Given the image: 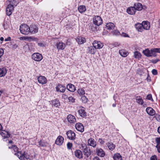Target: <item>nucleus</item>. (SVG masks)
<instances>
[{
	"label": "nucleus",
	"mask_w": 160,
	"mask_h": 160,
	"mask_svg": "<svg viewBox=\"0 0 160 160\" xmlns=\"http://www.w3.org/2000/svg\"><path fill=\"white\" fill-rule=\"evenodd\" d=\"M93 160H100L98 157H95L93 159Z\"/></svg>",
	"instance_id": "774afa93"
},
{
	"label": "nucleus",
	"mask_w": 160,
	"mask_h": 160,
	"mask_svg": "<svg viewBox=\"0 0 160 160\" xmlns=\"http://www.w3.org/2000/svg\"><path fill=\"white\" fill-rule=\"evenodd\" d=\"M78 92L80 95H83L85 94V91L84 89L82 88L78 89Z\"/></svg>",
	"instance_id": "37998d69"
},
{
	"label": "nucleus",
	"mask_w": 160,
	"mask_h": 160,
	"mask_svg": "<svg viewBox=\"0 0 160 160\" xmlns=\"http://www.w3.org/2000/svg\"><path fill=\"white\" fill-rule=\"evenodd\" d=\"M67 146L68 149H71L72 147V143L70 142H68L67 144Z\"/></svg>",
	"instance_id": "3c124183"
},
{
	"label": "nucleus",
	"mask_w": 160,
	"mask_h": 160,
	"mask_svg": "<svg viewBox=\"0 0 160 160\" xmlns=\"http://www.w3.org/2000/svg\"><path fill=\"white\" fill-rule=\"evenodd\" d=\"M159 61V60L158 59H156L155 60H151V62L154 64H155L157 63L158 61Z\"/></svg>",
	"instance_id": "4d7b16f0"
},
{
	"label": "nucleus",
	"mask_w": 160,
	"mask_h": 160,
	"mask_svg": "<svg viewBox=\"0 0 160 160\" xmlns=\"http://www.w3.org/2000/svg\"><path fill=\"white\" fill-rule=\"evenodd\" d=\"M119 33V32L118 31L115 30L113 32V34L116 35H118Z\"/></svg>",
	"instance_id": "13d9d810"
},
{
	"label": "nucleus",
	"mask_w": 160,
	"mask_h": 160,
	"mask_svg": "<svg viewBox=\"0 0 160 160\" xmlns=\"http://www.w3.org/2000/svg\"><path fill=\"white\" fill-rule=\"evenodd\" d=\"M150 160H157V156L155 155L152 156L150 158Z\"/></svg>",
	"instance_id": "5fc2aeb1"
},
{
	"label": "nucleus",
	"mask_w": 160,
	"mask_h": 160,
	"mask_svg": "<svg viewBox=\"0 0 160 160\" xmlns=\"http://www.w3.org/2000/svg\"><path fill=\"white\" fill-rule=\"evenodd\" d=\"M114 27L115 25L113 23L109 22L107 23L105 28L109 31H110L114 29Z\"/></svg>",
	"instance_id": "a878e982"
},
{
	"label": "nucleus",
	"mask_w": 160,
	"mask_h": 160,
	"mask_svg": "<svg viewBox=\"0 0 160 160\" xmlns=\"http://www.w3.org/2000/svg\"><path fill=\"white\" fill-rule=\"evenodd\" d=\"M29 27L30 33L32 34H35L38 32V28L37 25L32 24H31Z\"/></svg>",
	"instance_id": "423d86ee"
},
{
	"label": "nucleus",
	"mask_w": 160,
	"mask_h": 160,
	"mask_svg": "<svg viewBox=\"0 0 160 160\" xmlns=\"http://www.w3.org/2000/svg\"><path fill=\"white\" fill-rule=\"evenodd\" d=\"M19 30L20 32L23 34L27 35L30 33L29 27L26 24H21Z\"/></svg>",
	"instance_id": "f257e3e1"
},
{
	"label": "nucleus",
	"mask_w": 160,
	"mask_h": 160,
	"mask_svg": "<svg viewBox=\"0 0 160 160\" xmlns=\"http://www.w3.org/2000/svg\"><path fill=\"white\" fill-rule=\"evenodd\" d=\"M96 152L97 155L101 157H103L105 155V153L103 150L102 148H97Z\"/></svg>",
	"instance_id": "f3484780"
},
{
	"label": "nucleus",
	"mask_w": 160,
	"mask_h": 160,
	"mask_svg": "<svg viewBox=\"0 0 160 160\" xmlns=\"http://www.w3.org/2000/svg\"><path fill=\"white\" fill-rule=\"evenodd\" d=\"M98 142L101 144H103L104 143V141L102 138H99L98 139Z\"/></svg>",
	"instance_id": "bf43d9fd"
},
{
	"label": "nucleus",
	"mask_w": 160,
	"mask_h": 160,
	"mask_svg": "<svg viewBox=\"0 0 160 160\" xmlns=\"http://www.w3.org/2000/svg\"><path fill=\"white\" fill-rule=\"evenodd\" d=\"M14 7L11 4H9L6 8V14L7 15L9 16L12 14V12L14 10Z\"/></svg>",
	"instance_id": "6e6552de"
},
{
	"label": "nucleus",
	"mask_w": 160,
	"mask_h": 160,
	"mask_svg": "<svg viewBox=\"0 0 160 160\" xmlns=\"http://www.w3.org/2000/svg\"><path fill=\"white\" fill-rule=\"evenodd\" d=\"M119 54L123 57H126L129 54L128 52L125 49H122L119 51Z\"/></svg>",
	"instance_id": "7c9ffc66"
},
{
	"label": "nucleus",
	"mask_w": 160,
	"mask_h": 160,
	"mask_svg": "<svg viewBox=\"0 0 160 160\" xmlns=\"http://www.w3.org/2000/svg\"><path fill=\"white\" fill-rule=\"evenodd\" d=\"M13 148V150L14 151V152H15V153H18L19 152H19L18 151V148L15 145H12Z\"/></svg>",
	"instance_id": "c03bdc74"
},
{
	"label": "nucleus",
	"mask_w": 160,
	"mask_h": 160,
	"mask_svg": "<svg viewBox=\"0 0 160 160\" xmlns=\"http://www.w3.org/2000/svg\"><path fill=\"white\" fill-rule=\"evenodd\" d=\"M67 119L68 121L70 123H74L76 122L75 117L71 114L68 116Z\"/></svg>",
	"instance_id": "2eb2a0df"
},
{
	"label": "nucleus",
	"mask_w": 160,
	"mask_h": 160,
	"mask_svg": "<svg viewBox=\"0 0 160 160\" xmlns=\"http://www.w3.org/2000/svg\"><path fill=\"white\" fill-rule=\"evenodd\" d=\"M133 7L135 9H136V11H141L143 8V7L142 4L139 2H137L136 3H135L134 4Z\"/></svg>",
	"instance_id": "bb28decb"
},
{
	"label": "nucleus",
	"mask_w": 160,
	"mask_h": 160,
	"mask_svg": "<svg viewBox=\"0 0 160 160\" xmlns=\"http://www.w3.org/2000/svg\"><path fill=\"white\" fill-rule=\"evenodd\" d=\"M37 79L38 82L42 84H44L47 83V79L44 76H40L38 77Z\"/></svg>",
	"instance_id": "4468645a"
},
{
	"label": "nucleus",
	"mask_w": 160,
	"mask_h": 160,
	"mask_svg": "<svg viewBox=\"0 0 160 160\" xmlns=\"http://www.w3.org/2000/svg\"><path fill=\"white\" fill-rule=\"evenodd\" d=\"M14 154L17 155L21 160H28L30 159L29 156L25 152L23 154L22 152H19L15 153Z\"/></svg>",
	"instance_id": "f03ea898"
},
{
	"label": "nucleus",
	"mask_w": 160,
	"mask_h": 160,
	"mask_svg": "<svg viewBox=\"0 0 160 160\" xmlns=\"http://www.w3.org/2000/svg\"><path fill=\"white\" fill-rule=\"evenodd\" d=\"M51 103L53 106L58 108L60 105V102L57 99H55L51 101Z\"/></svg>",
	"instance_id": "c85d7f7f"
},
{
	"label": "nucleus",
	"mask_w": 160,
	"mask_h": 160,
	"mask_svg": "<svg viewBox=\"0 0 160 160\" xmlns=\"http://www.w3.org/2000/svg\"><path fill=\"white\" fill-rule=\"evenodd\" d=\"M68 138L70 140H73L75 138V134L73 131L69 130L67 132Z\"/></svg>",
	"instance_id": "9d476101"
},
{
	"label": "nucleus",
	"mask_w": 160,
	"mask_h": 160,
	"mask_svg": "<svg viewBox=\"0 0 160 160\" xmlns=\"http://www.w3.org/2000/svg\"><path fill=\"white\" fill-rule=\"evenodd\" d=\"M120 45V43L117 42H115L113 43V46L115 47L119 46Z\"/></svg>",
	"instance_id": "0e129e2a"
},
{
	"label": "nucleus",
	"mask_w": 160,
	"mask_h": 160,
	"mask_svg": "<svg viewBox=\"0 0 160 160\" xmlns=\"http://www.w3.org/2000/svg\"><path fill=\"white\" fill-rule=\"evenodd\" d=\"M38 143L39 145V147H46L47 146L48 144V142L43 139H41L38 142Z\"/></svg>",
	"instance_id": "473e14b6"
},
{
	"label": "nucleus",
	"mask_w": 160,
	"mask_h": 160,
	"mask_svg": "<svg viewBox=\"0 0 160 160\" xmlns=\"http://www.w3.org/2000/svg\"><path fill=\"white\" fill-rule=\"evenodd\" d=\"M154 115V118H155L157 121H160V115L156 113Z\"/></svg>",
	"instance_id": "8fccbe9b"
},
{
	"label": "nucleus",
	"mask_w": 160,
	"mask_h": 160,
	"mask_svg": "<svg viewBox=\"0 0 160 160\" xmlns=\"http://www.w3.org/2000/svg\"><path fill=\"white\" fill-rule=\"evenodd\" d=\"M4 53V51L3 49L0 48V58H2V57Z\"/></svg>",
	"instance_id": "603ef678"
},
{
	"label": "nucleus",
	"mask_w": 160,
	"mask_h": 160,
	"mask_svg": "<svg viewBox=\"0 0 160 160\" xmlns=\"http://www.w3.org/2000/svg\"><path fill=\"white\" fill-rule=\"evenodd\" d=\"M107 144L109 150L112 151L115 149V145L112 142H108Z\"/></svg>",
	"instance_id": "e433bc0d"
},
{
	"label": "nucleus",
	"mask_w": 160,
	"mask_h": 160,
	"mask_svg": "<svg viewBox=\"0 0 160 160\" xmlns=\"http://www.w3.org/2000/svg\"><path fill=\"white\" fill-rule=\"evenodd\" d=\"M152 74L154 75L158 74L157 70L155 69H153L152 71Z\"/></svg>",
	"instance_id": "864d4df0"
},
{
	"label": "nucleus",
	"mask_w": 160,
	"mask_h": 160,
	"mask_svg": "<svg viewBox=\"0 0 160 160\" xmlns=\"http://www.w3.org/2000/svg\"><path fill=\"white\" fill-rule=\"evenodd\" d=\"M56 46L58 50H63L65 47V44L62 42H57L56 44Z\"/></svg>",
	"instance_id": "412c9836"
},
{
	"label": "nucleus",
	"mask_w": 160,
	"mask_h": 160,
	"mask_svg": "<svg viewBox=\"0 0 160 160\" xmlns=\"http://www.w3.org/2000/svg\"><path fill=\"white\" fill-rule=\"evenodd\" d=\"M78 10L80 13H83L86 11V8L84 5H80L78 7Z\"/></svg>",
	"instance_id": "58836bf2"
},
{
	"label": "nucleus",
	"mask_w": 160,
	"mask_h": 160,
	"mask_svg": "<svg viewBox=\"0 0 160 160\" xmlns=\"http://www.w3.org/2000/svg\"><path fill=\"white\" fill-rule=\"evenodd\" d=\"M151 52H152V54H155L156 56L157 54L156 53L158 52L160 53V48H154L152 49H151Z\"/></svg>",
	"instance_id": "79ce46f5"
},
{
	"label": "nucleus",
	"mask_w": 160,
	"mask_h": 160,
	"mask_svg": "<svg viewBox=\"0 0 160 160\" xmlns=\"http://www.w3.org/2000/svg\"><path fill=\"white\" fill-rule=\"evenodd\" d=\"M64 138L61 136H59L55 141V143L57 145L60 146L62 145L63 142Z\"/></svg>",
	"instance_id": "aec40b11"
},
{
	"label": "nucleus",
	"mask_w": 160,
	"mask_h": 160,
	"mask_svg": "<svg viewBox=\"0 0 160 160\" xmlns=\"http://www.w3.org/2000/svg\"><path fill=\"white\" fill-rule=\"evenodd\" d=\"M0 134L3 137V139L8 138L10 137V134L8 132L5 131L0 132Z\"/></svg>",
	"instance_id": "c756f323"
},
{
	"label": "nucleus",
	"mask_w": 160,
	"mask_h": 160,
	"mask_svg": "<svg viewBox=\"0 0 160 160\" xmlns=\"http://www.w3.org/2000/svg\"><path fill=\"white\" fill-rule=\"evenodd\" d=\"M75 156L79 159L82 158L83 157L82 152L80 150H76L74 152Z\"/></svg>",
	"instance_id": "393cba45"
},
{
	"label": "nucleus",
	"mask_w": 160,
	"mask_h": 160,
	"mask_svg": "<svg viewBox=\"0 0 160 160\" xmlns=\"http://www.w3.org/2000/svg\"><path fill=\"white\" fill-rule=\"evenodd\" d=\"M113 158L114 160H122V157L119 153L115 154Z\"/></svg>",
	"instance_id": "4c0bfd02"
},
{
	"label": "nucleus",
	"mask_w": 160,
	"mask_h": 160,
	"mask_svg": "<svg viewBox=\"0 0 160 160\" xmlns=\"http://www.w3.org/2000/svg\"><path fill=\"white\" fill-rule=\"evenodd\" d=\"M127 12L130 15H133L135 14L136 10L133 6L131 7L127 8Z\"/></svg>",
	"instance_id": "4be33fe9"
},
{
	"label": "nucleus",
	"mask_w": 160,
	"mask_h": 160,
	"mask_svg": "<svg viewBox=\"0 0 160 160\" xmlns=\"http://www.w3.org/2000/svg\"><path fill=\"white\" fill-rule=\"evenodd\" d=\"M7 73V70L6 68H0V77L4 76Z\"/></svg>",
	"instance_id": "f704fd0d"
},
{
	"label": "nucleus",
	"mask_w": 160,
	"mask_h": 160,
	"mask_svg": "<svg viewBox=\"0 0 160 160\" xmlns=\"http://www.w3.org/2000/svg\"><path fill=\"white\" fill-rule=\"evenodd\" d=\"M88 143L89 145L94 148L97 145L96 142L94 139L92 138H90L88 140Z\"/></svg>",
	"instance_id": "b1692460"
},
{
	"label": "nucleus",
	"mask_w": 160,
	"mask_h": 160,
	"mask_svg": "<svg viewBox=\"0 0 160 160\" xmlns=\"http://www.w3.org/2000/svg\"><path fill=\"white\" fill-rule=\"evenodd\" d=\"M143 29L148 30L150 28V23L148 21H143L142 22Z\"/></svg>",
	"instance_id": "2f4dec72"
},
{
	"label": "nucleus",
	"mask_w": 160,
	"mask_h": 160,
	"mask_svg": "<svg viewBox=\"0 0 160 160\" xmlns=\"http://www.w3.org/2000/svg\"><path fill=\"white\" fill-rule=\"evenodd\" d=\"M62 97L64 99H66L68 98V96L64 94H63L62 95Z\"/></svg>",
	"instance_id": "052dcab7"
},
{
	"label": "nucleus",
	"mask_w": 160,
	"mask_h": 160,
	"mask_svg": "<svg viewBox=\"0 0 160 160\" xmlns=\"http://www.w3.org/2000/svg\"><path fill=\"white\" fill-rule=\"evenodd\" d=\"M66 88L65 86L62 84H59L55 87V89L57 92H60L63 93L66 89Z\"/></svg>",
	"instance_id": "0eeeda50"
},
{
	"label": "nucleus",
	"mask_w": 160,
	"mask_h": 160,
	"mask_svg": "<svg viewBox=\"0 0 160 160\" xmlns=\"http://www.w3.org/2000/svg\"><path fill=\"white\" fill-rule=\"evenodd\" d=\"M96 26V25H95L93 23H90L88 25L87 27L88 29L92 32L98 31V27H97Z\"/></svg>",
	"instance_id": "9b49d317"
},
{
	"label": "nucleus",
	"mask_w": 160,
	"mask_h": 160,
	"mask_svg": "<svg viewBox=\"0 0 160 160\" xmlns=\"http://www.w3.org/2000/svg\"><path fill=\"white\" fill-rule=\"evenodd\" d=\"M96 49L93 46L88 47L87 48V53L94 55L96 52Z\"/></svg>",
	"instance_id": "f8f14e48"
},
{
	"label": "nucleus",
	"mask_w": 160,
	"mask_h": 160,
	"mask_svg": "<svg viewBox=\"0 0 160 160\" xmlns=\"http://www.w3.org/2000/svg\"><path fill=\"white\" fill-rule=\"evenodd\" d=\"M136 102L142 105L143 103V100L140 96H138L136 97Z\"/></svg>",
	"instance_id": "ea45409f"
},
{
	"label": "nucleus",
	"mask_w": 160,
	"mask_h": 160,
	"mask_svg": "<svg viewBox=\"0 0 160 160\" xmlns=\"http://www.w3.org/2000/svg\"><path fill=\"white\" fill-rule=\"evenodd\" d=\"M142 52L145 55L148 57H156V55L155 54H152V52H151V50H149L148 49H146L145 50H143Z\"/></svg>",
	"instance_id": "ddd939ff"
},
{
	"label": "nucleus",
	"mask_w": 160,
	"mask_h": 160,
	"mask_svg": "<svg viewBox=\"0 0 160 160\" xmlns=\"http://www.w3.org/2000/svg\"><path fill=\"white\" fill-rule=\"evenodd\" d=\"M146 111L148 114L151 116H153L155 114V110L151 107L147 108L146 109Z\"/></svg>",
	"instance_id": "a211bd4d"
},
{
	"label": "nucleus",
	"mask_w": 160,
	"mask_h": 160,
	"mask_svg": "<svg viewBox=\"0 0 160 160\" xmlns=\"http://www.w3.org/2000/svg\"><path fill=\"white\" fill-rule=\"evenodd\" d=\"M141 53L137 51L134 52V57L136 59H139L141 58Z\"/></svg>",
	"instance_id": "a19ab883"
},
{
	"label": "nucleus",
	"mask_w": 160,
	"mask_h": 160,
	"mask_svg": "<svg viewBox=\"0 0 160 160\" xmlns=\"http://www.w3.org/2000/svg\"><path fill=\"white\" fill-rule=\"evenodd\" d=\"M29 38L30 39V40H34L35 39H37V38H34L33 37H29Z\"/></svg>",
	"instance_id": "338daca9"
},
{
	"label": "nucleus",
	"mask_w": 160,
	"mask_h": 160,
	"mask_svg": "<svg viewBox=\"0 0 160 160\" xmlns=\"http://www.w3.org/2000/svg\"><path fill=\"white\" fill-rule=\"evenodd\" d=\"M92 45L96 49L102 48L103 46L102 43L100 41L97 40H95L93 42Z\"/></svg>",
	"instance_id": "1a4fd4ad"
},
{
	"label": "nucleus",
	"mask_w": 160,
	"mask_h": 160,
	"mask_svg": "<svg viewBox=\"0 0 160 160\" xmlns=\"http://www.w3.org/2000/svg\"><path fill=\"white\" fill-rule=\"evenodd\" d=\"M66 89L71 92H74L76 90V88L74 85L72 84H68L66 87Z\"/></svg>",
	"instance_id": "5701e85b"
},
{
	"label": "nucleus",
	"mask_w": 160,
	"mask_h": 160,
	"mask_svg": "<svg viewBox=\"0 0 160 160\" xmlns=\"http://www.w3.org/2000/svg\"><path fill=\"white\" fill-rule=\"evenodd\" d=\"M68 99L69 100V101L70 102H72V103H74L75 102V99L74 98L70 96L68 98Z\"/></svg>",
	"instance_id": "49530a36"
},
{
	"label": "nucleus",
	"mask_w": 160,
	"mask_h": 160,
	"mask_svg": "<svg viewBox=\"0 0 160 160\" xmlns=\"http://www.w3.org/2000/svg\"><path fill=\"white\" fill-rule=\"evenodd\" d=\"M135 26L136 29L138 32H142L143 30V25H142V23H137L135 24Z\"/></svg>",
	"instance_id": "72a5a7b5"
},
{
	"label": "nucleus",
	"mask_w": 160,
	"mask_h": 160,
	"mask_svg": "<svg viewBox=\"0 0 160 160\" xmlns=\"http://www.w3.org/2000/svg\"><path fill=\"white\" fill-rule=\"evenodd\" d=\"M11 40V38L10 37H9L8 38L5 39V41H10Z\"/></svg>",
	"instance_id": "69168bd1"
},
{
	"label": "nucleus",
	"mask_w": 160,
	"mask_h": 160,
	"mask_svg": "<svg viewBox=\"0 0 160 160\" xmlns=\"http://www.w3.org/2000/svg\"><path fill=\"white\" fill-rule=\"evenodd\" d=\"M10 2L9 4H11L14 6V5L16 6V0H11L10 1H9Z\"/></svg>",
	"instance_id": "de8ad7c7"
},
{
	"label": "nucleus",
	"mask_w": 160,
	"mask_h": 160,
	"mask_svg": "<svg viewBox=\"0 0 160 160\" xmlns=\"http://www.w3.org/2000/svg\"><path fill=\"white\" fill-rule=\"evenodd\" d=\"M146 99L149 100H151L152 101H153V99L152 97V96L151 94H148L146 97Z\"/></svg>",
	"instance_id": "09e8293b"
},
{
	"label": "nucleus",
	"mask_w": 160,
	"mask_h": 160,
	"mask_svg": "<svg viewBox=\"0 0 160 160\" xmlns=\"http://www.w3.org/2000/svg\"><path fill=\"white\" fill-rule=\"evenodd\" d=\"M78 112L80 116L82 117H84L87 116L86 112L83 107L78 110Z\"/></svg>",
	"instance_id": "cd10ccee"
},
{
	"label": "nucleus",
	"mask_w": 160,
	"mask_h": 160,
	"mask_svg": "<svg viewBox=\"0 0 160 160\" xmlns=\"http://www.w3.org/2000/svg\"><path fill=\"white\" fill-rule=\"evenodd\" d=\"M93 23L97 26L102 24V20L101 18L98 16H96L93 19Z\"/></svg>",
	"instance_id": "20e7f679"
},
{
	"label": "nucleus",
	"mask_w": 160,
	"mask_h": 160,
	"mask_svg": "<svg viewBox=\"0 0 160 160\" xmlns=\"http://www.w3.org/2000/svg\"><path fill=\"white\" fill-rule=\"evenodd\" d=\"M76 40L78 43L79 44H82L86 41L85 38L82 37H78Z\"/></svg>",
	"instance_id": "6ab92c4d"
},
{
	"label": "nucleus",
	"mask_w": 160,
	"mask_h": 160,
	"mask_svg": "<svg viewBox=\"0 0 160 160\" xmlns=\"http://www.w3.org/2000/svg\"><path fill=\"white\" fill-rule=\"evenodd\" d=\"M82 150L84 154L87 158H88L91 154L90 148L88 147L86 145L82 146Z\"/></svg>",
	"instance_id": "7ed1b4c3"
},
{
	"label": "nucleus",
	"mask_w": 160,
	"mask_h": 160,
	"mask_svg": "<svg viewBox=\"0 0 160 160\" xmlns=\"http://www.w3.org/2000/svg\"><path fill=\"white\" fill-rule=\"evenodd\" d=\"M32 58L36 61L39 62L42 59L43 57L41 54L39 53H34L32 55Z\"/></svg>",
	"instance_id": "39448f33"
},
{
	"label": "nucleus",
	"mask_w": 160,
	"mask_h": 160,
	"mask_svg": "<svg viewBox=\"0 0 160 160\" xmlns=\"http://www.w3.org/2000/svg\"><path fill=\"white\" fill-rule=\"evenodd\" d=\"M155 141L157 144L156 147L157 149L158 152L160 153V138H155Z\"/></svg>",
	"instance_id": "c9c22d12"
},
{
	"label": "nucleus",
	"mask_w": 160,
	"mask_h": 160,
	"mask_svg": "<svg viewBox=\"0 0 160 160\" xmlns=\"http://www.w3.org/2000/svg\"><path fill=\"white\" fill-rule=\"evenodd\" d=\"M75 128L78 131L82 132L84 131V128L82 124L80 123H77L75 125Z\"/></svg>",
	"instance_id": "dca6fc26"
},
{
	"label": "nucleus",
	"mask_w": 160,
	"mask_h": 160,
	"mask_svg": "<svg viewBox=\"0 0 160 160\" xmlns=\"http://www.w3.org/2000/svg\"><path fill=\"white\" fill-rule=\"evenodd\" d=\"M121 36L124 37H129L128 35L124 32H122L121 34Z\"/></svg>",
	"instance_id": "6e6d98bb"
},
{
	"label": "nucleus",
	"mask_w": 160,
	"mask_h": 160,
	"mask_svg": "<svg viewBox=\"0 0 160 160\" xmlns=\"http://www.w3.org/2000/svg\"><path fill=\"white\" fill-rule=\"evenodd\" d=\"M81 99L82 102L84 103H86L88 102V99L85 96H82L81 98Z\"/></svg>",
	"instance_id": "a18cd8bd"
},
{
	"label": "nucleus",
	"mask_w": 160,
	"mask_h": 160,
	"mask_svg": "<svg viewBox=\"0 0 160 160\" xmlns=\"http://www.w3.org/2000/svg\"><path fill=\"white\" fill-rule=\"evenodd\" d=\"M147 80L148 82H150L151 81V79L150 77L149 76V75L148 74V75L147 78Z\"/></svg>",
	"instance_id": "680f3d73"
},
{
	"label": "nucleus",
	"mask_w": 160,
	"mask_h": 160,
	"mask_svg": "<svg viewBox=\"0 0 160 160\" xmlns=\"http://www.w3.org/2000/svg\"><path fill=\"white\" fill-rule=\"evenodd\" d=\"M18 47V45H17L16 44H15L12 45V48L13 49H15Z\"/></svg>",
	"instance_id": "e2e57ef3"
}]
</instances>
